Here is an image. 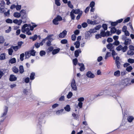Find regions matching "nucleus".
<instances>
[{"label": "nucleus", "instance_id": "obj_51", "mask_svg": "<svg viewBox=\"0 0 134 134\" xmlns=\"http://www.w3.org/2000/svg\"><path fill=\"white\" fill-rule=\"evenodd\" d=\"M128 62L132 64L134 63V59L131 58H129L128 60Z\"/></svg>", "mask_w": 134, "mask_h": 134}, {"label": "nucleus", "instance_id": "obj_37", "mask_svg": "<svg viewBox=\"0 0 134 134\" xmlns=\"http://www.w3.org/2000/svg\"><path fill=\"white\" fill-rule=\"evenodd\" d=\"M59 1V0H55V3L58 6H59L60 5L61 3Z\"/></svg>", "mask_w": 134, "mask_h": 134}, {"label": "nucleus", "instance_id": "obj_33", "mask_svg": "<svg viewBox=\"0 0 134 134\" xmlns=\"http://www.w3.org/2000/svg\"><path fill=\"white\" fill-rule=\"evenodd\" d=\"M74 13L72 11L70 12V16L71 19L74 20L75 18V16L74 14Z\"/></svg>", "mask_w": 134, "mask_h": 134}, {"label": "nucleus", "instance_id": "obj_35", "mask_svg": "<svg viewBox=\"0 0 134 134\" xmlns=\"http://www.w3.org/2000/svg\"><path fill=\"white\" fill-rule=\"evenodd\" d=\"M67 4L68 7L70 8L71 9H72L73 8V6L71 4V2L70 1H69L68 2Z\"/></svg>", "mask_w": 134, "mask_h": 134}, {"label": "nucleus", "instance_id": "obj_27", "mask_svg": "<svg viewBox=\"0 0 134 134\" xmlns=\"http://www.w3.org/2000/svg\"><path fill=\"white\" fill-rule=\"evenodd\" d=\"M127 54L128 55H134V51L130 50L128 51Z\"/></svg>", "mask_w": 134, "mask_h": 134}, {"label": "nucleus", "instance_id": "obj_62", "mask_svg": "<svg viewBox=\"0 0 134 134\" xmlns=\"http://www.w3.org/2000/svg\"><path fill=\"white\" fill-rule=\"evenodd\" d=\"M113 39L111 37H109L108 38L107 41L108 42H111L113 41Z\"/></svg>", "mask_w": 134, "mask_h": 134}, {"label": "nucleus", "instance_id": "obj_56", "mask_svg": "<svg viewBox=\"0 0 134 134\" xmlns=\"http://www.w3.org/2000/svg\"><path fill=\"white\" fill-rule=\"evenodd\" d=\"M65 97L64 96H62L59 98V100L60 101H63L64 100Z\"/></svg>", "mask_w": 134, "mask_h": 134}, {"label": "nucleus", "instance_id": "obj_42", "mask_svg": "<svg viewBox=\"0 0 134 134\" xmlns=\"http://www.w3.org/2000/svg\"><path fill=\"white\" fill-rule=\"evenodd\" d=\"M132 69V67L131 66H130L127 67L126 70L128 72H130Z\"/></svg>", "mask_w": 134, "mask_h": 134}, {"label": "nucleus", "instance_id": "obj_49", "mask_svg": "<svg viewBox=\"0 0 134 134\" xmlns=\"http://www.w3.org/2000/svg\"><path fill=\"white\" fill-rule=\"evenodd\" d=\"M24 54L23 53L20 55V59L21 61H23L24 60Z\"/></svg>", "mask_w": 134, "mask_h": 134}, {"label": "nucleus", "instance_id": "obj_61", "mask_svg": "<svg viewBox=\"0 0 134 134\" xmlns=\"http://www.w3.org/2000/svg\"><path fill=\"white\" fill-rule=\"evenodd\" d=\"M82 26L83 28H85L87 26V23L84 22L82 24Z\"/></svg>", "mask_w": 134, "mask_h": 134}, {"label": "nucleus", "instance_id": "obj_13", "mask_svg": "<svg viewBox=\"0 0 134 134\" xmlns=\"http://www.w3.org/2000/svg\"><path fill=\"white\" fill-rule=\"evenodd\" d=\"M72 11L76 14H79L80 13H82V11H81L79 9H73Z\"/></svg>", "mask_w": 134, "mask_h": 134}, {"label": "nucleus", "instance_id": "obj_12", "mask_svg": "<svg viewBox=\"0 0 134 134\" xmlns=\"http://www.w3.org/2000/svg\"><path fill=\"white\" fill-rule=\"evenodd\" d=\"M8 108L7 106L4 107L3 113L2 114L1 117H3L6 115L8 111Z\"/></svg>", "mask_w": 134, "mask_h": 134}, {"label": "nucleus", "instance_id": "obj_57", "mask_svg": "<svg viewBox=\"0 0 134 134\" xmlns=\"http://www.w3.org/2000/svg\"><path fill=\"white\" fill-rule=\"evenodd\" d=\"M77 61V58H75V59H74L73 60V62L74 64L75 65H76Z\"/></svg>", "mask_w": 134, "mask_h": 134}, {"label": "nucleus", "instance_id": "obj_31", "mask_svg": "<svg viewBox=\"0 0 134 134\" xmlns=\"http://www.w3.org/2000/svg\"><path fill=\"white\" fill-rule=\"evenodd\" d=\"M35 73L32 72L31 73L30 76V79L31 80H33L35 79Z\"/></svg>", "mask_w": 134, "mask_h": 134}, {"label": "nucleus", "instance_id": "obj_14", "mask_svg": "<svg viewBox=\"0 0 134 134\" xmlns=\"http://www.w3.org/2000/svg\"><path fill=\"white\" fill-rule=\"evenodd\" d=\"M17 79V78L13 75H11L10 76L9 80L10 81H15Z\"/></svg>", "mask_w": 134, "mask_h": 134}, {"label": "nucleus", "instance_id": "obj_6", "mask_svg": "<svg viewBox=\"0 0 134 134\" xmlns=\"http://www.w3.org/2000/svg\"><path fill=\"white\" fill-rule=\"evenodd\" d=\"M71 85L72 88L74 91L77 90V87H76V83L75 80L73 79L71 83Z\"/></svg>", "mask_w": 134, "mask_h": 134}, {"label": "nucleus", "instance_id": "obj_3", "mask_svg": "<svg viewBox=\"0 0 134 134\" xmlns=\"http://www.w3.org/2000/svg\"><path fill=\"white\" fill-rule=\"evenodd\" d=\"M25 10H21L20 12V13L18 12H15L14 13V17L18 18L20 17L21 15H24V16L22 18H25L26 16V14L25 13Z\"/></svg>", "mask_w": 134, "mask_h": 134}, {"label": "nucleus", "instance_id": "obj_52", "mask_svg": "<svg viewBox=\"0 0 134 134\" xmlns=\"http://www.w3.org/2000/svg\"><path fill=\"white\" fill-rule=\"evenodd\" d=\"M6 22L8 23H13L12 20L8 19L6 20Z\"/></svg>", "mask_w": 134, "mask_h": 134}, {"label": "nucleus", "instance_id": "obj_50", "mask_svg": "<svg viewBox=\"0 0 134 134\" xmlns=\"http://www.w3.org/2000/svg\"><path fill=\"white\" fill-rule=\"evenodd\" d=\"M13 50L12 48H10L8 49V53L10 55H11L13 52Z\"/></svg>", "mask_w": 134, "mask_h": 134}, {"label": "nucleus", "instance_id": "obj_36", "mask_svg": "<svg viewBox=\"0 0 134 134\" xmlns=\"http://www.w3.org/2000/svg\"><path fill=\"white\" fill-rule=\"evenodd\" d=\"M73 95L72 93L71 92H69L67 95V97L68 99H70L71 98Z\"/></svg>", "mask_w": 134, "mask_h": 134}, {"label": "nucleus", "instance_id": "obj_26", "mask_svg": "<svg viewBox=\"0 0 134 134\" xmlns=\"http://www.w3.org/2000/svg\"><path fill=\"white\" fill-rule=\"evenodd\" d=\"M26 58H28L31 55L30 51L26 52L25 53Z\"/></svg>", "mask_w": 134, "mask_h": 134}, {"label": "nucleus", "instance_id": "obj_21", "mask_svg": "<svg viewBox=\"0 0 134 134\" xmlns=\"http://www.w3.org/2000/svg\"><path fill=\"white\" fill-rule=\"evenodd\" d=\"M113 44L109 43L107 45V48L108 49H110V51H111L113 49Z\"/></svg>", "mask_w": 134, "mask_h": 134}, {"label": "nucleus", "instance_id": "obj_59", "mask_svg": "<svg viewBox=\"0 0 134 134\" xmlns=\"http://www.w3.org/2000/svg\"><path fill=\"white\" fill-rule=\"evenodd\" d=\"M84 99L83 97H80L78 98V101H79V102H82L84 101Z\"/></svg>", "mask_w": 134, "mask_h": 134}, {"label": "nucleus", "instance_id": "obj_1", "mask_svg": "<svg viewBox=\"0 0 134 134\" xmlns=\"http://www.w3.org/2000/svg\"><path fill=\"white\" fill-rule=\"evenodd\" d=\"M30 24H25L22 27L21 31L23 32L26 34L28 35H31V33L30 32Z\"/></svg>", "mask_w": 134, "mask_h": 134}, {"label": "nucleus", "instance_id": "obj_22", "mask_svg": "<svg viewBox=\"0 0 134 134\" xmlns=\"http://www.w3.org/2000/svg\"><path fill=\"white\" fill-rule=\"evenodd\" d=\"M74 45L75 46V47L78 48L80 47V42L78 41H76L74 43Z\"/></svg>", "mask_w": 134, "mask_h": 134}, {"label": "nucleus", "instance_id": "obj_29", "mask_svg": "<svg viewBox=\"0 0 134 134\" xmlns=\"http://www.w3.org/2000/svg\"><path fill=\"white\" fill-rule=\"evenodd\" d=\"M0 12L1 13L4 12L5 10L4 6L2 5L1 4H0Z\"/></svg>", "mask_w": 134, "mask_h": 134}, {"label": "nucleus", "instance_id": "obj_54", "mask_svg": "<svg viewBox=\"0 0 134 134\" xmlns=\"http://www.w3.org/2000/svg\"><path fill=\"white\" fill-rule=\"evenodd\" d=\"M40 55L41 56H42L46 54V52L44 51H41L40 53Z\"/></svg>", "mask_w": 134, "mask_h": 134}, {"label": "nucleus", "instance_id": "obj_28", "mask_svg": "<svg viewBox=\"0 0 134 134\" xmlns=\"http://www.w3.org/2000/svg\"><path fill=\"white\" fill-rule=\"evenodd\" d=\"M12 70L15 73H17L19 72L18 69L15 66H14L12 68Z\"/></svg>", "mask_w": 134, "mask_h": 134}, {"label": "nucleus", "instance_id": "obj_9", "mask_svg": "<svg viewBox=\"0 0 134 134\" xmlns=\"http://www.w3.org/2000/svg\"><path fill=\"white\" fill-rule=\"evenodd\" d=\"M54 35L53 34L49 35L46 38H44V39L46 41L48 40L52 41L54 40V39L52 37Z\"/></svg>", "mask_w": 134, "mask_h": 134}, {"label": "nucleus", "instance_id": "obj_4", "mask_svg": "<svg viewBox=\"0 0 134 134\" xmlns=\"http://www.w3.org/2000/svg\"><path fill=\"white\" fill-rule=\"evenodd\" d=\"M62 18L59 15H58L53 20V24L55 25H57L59 24V21L62 20Z\"/></svg>", "mask_w": 134, "mask_h": 134}, {"label": "nucleus", "instance_id": "obj_63", "mask_svg": "<svg viewBox=\"0 0 134 134\" xmlns=\"http://www.w3.org/2000/svg\"><path fill=\"white\" fill-rule=\"evenodd\" d=\"M21 6L20 5H17L15 7V8L17 10H20L21 8Z\"/></svg>", "mask_w": 134, "mask_h": 134}, {"label": "nucleus", "instance_id": "obj_34", "mask_svg": "<svg viewBox=\"0 0 134 134\" xmlns=\"http://www.w3.org/2000/svg\"><path fill=\"white\" fill-rule=\"evenodd\" d=\"M19 69L20 73L21 74L23 73L24 71V68L23 66L21 65L20 66Z\"/></svg>", "mask_w": 134, "mask_h": 134}, {"label": "nucleus", "instance_id": "obj_30", "mask_svg": "<svg viewBox=\"0 0 134 134\" xmlns=\"http://www.w3.org/2000/svg\"><path fill=\"white\" fill-rule=\"evenodd\" d=\"M63 111L64 109H62L60 110L57 111L56 112V114L57 115H59L62 114Z\"/></svg>", "mask_w": 134, "mask_h": 134}, {"label": "nucleus", "instance_id": "obj_24", "mask_svg": "<svg viewBox=\"0 0 134 134\" xmlns=\"http://www.w3.org/2000/svg\"><path fill=\"white\" fill-rule=\"evenodd\" d=\"M60 50L59 48L54 49L53 50L52 53L54 55L58 53Z\"/></svg>", "mask_w": 134, "mask_h": 134}, {"label": "nucleus", "instance_id": "obj_20", "mask_svg": "<svg viewBox=\"0 0 134 134\" xmlns=\"http://www.w3.org/2000/svg\"><path fill=\"white\" fill-rule=\"evenodd\" d=\"M134 119L133 117L132 116H129L127 118L128 121L130 122H131Z\"/></svg>", "mask_w": 134, "mask_h": 134}, {"label": "nucleus", "instance_id": "obj_45", "mask_svg": "<svg viewBox=\"0 0 134 134\" xmlns=\"http://www.w3.org/2000/svg\"><path fill=\"white\" fill-rule=\"evenodd\" d=\"M68 41L65 39H63L61 41V43L63 44H66L67 43Z\"/></svg>", "mask_w": 134, "mask_h": 134}, {"label": "nucleus", "instance_id": "obj_44", "mask_svg": "<svg viewBox=\"0 0 134 134\" xmlns=\"http://www.w3.org/2000/svg\"><path fill=\"white\" fill-rule=\"evenodd\" d=\"M31 55L33 56H34L35 55L36 52L34 50L30 51Z\"/></svg>", "mask_w": 134, "mask_h": 134}, {"label": "nucleus", "instance_id": "obj_43", "mask_svg": "<svg viewBox=\"0 0 134 134\" xmlns=\"http://www.w3.org/2000/svg\"><path fill=\"white\" fill-rule=\"evenodd\" d=\"M16 62V59L15 58H13L9 60V62L12 64H13L15 63Z\"/></svg>", "mask_w": 134, "mask_h": 134}, {"label": "nucleus", "instance_id": "obj_2", "mask_svg": "<svg viewBox=\"0 0 134 134\" xmlns=\"http://www.w3.org/2000/svg\"><path fill=\"white\" fill-rule=\"evenodd\" d=\"M116 31V29L115 27H113L111 29V32L107 31L105 32L104 31H102L101 32V34L103 36H111L112 34L115 33Z\"/></svg>", "mask_w": 134, "mask_h": 134}, {"label": "nucleus", "instance_id": "obj_64", "mask_svg": "<svg viewBox=\"0 0 134 134\" xmlns=\"http://www.w3.org/2000/svg\"><path fill=\"white\" fill-rule=\"evenodd\" d=\"M129 48L130 50L134 51V46L131 45L129 46Z\"/></svg>", "mask_w": 134, "mask_h": 134}, {"label": "nucleus", "instance_id": "obj_5", "mask_svg": "<svg viewBox=\"0 0 134 134\" xmlns=\"http://www.w3.org/2000/svg\"><path fill=\"white\" fill-rule=\"evenodd\" d=\"M128 47L127 46H125L124 47L120 45L118 46L116 48V49L118 51L121 50L123 52H125L127 50Z\"/></svg>", "mask_w": 134, "mask_h": 134}, {"label": "nucleus", "instance_id": "obj_18", "mask_svg": "<svg viewBox=\"0 0 134 134\" xmlns=\"http://www.w3.org/2000/svg\"><path fill=\"white\" fill-rule=\"evenodd\" d=\"M114 75L115 77H118L120 75V72L119 70H117L114 73Z\"/></svg>", "mask_w": 134, "mask_h": 134}, {"label": "nucleus", "instance_id": "obj_16", "mask_svg": "<svg viewBox=\"0 0 134 134\" xmlns=\"http://www.w3.org/2000/svg\"><path fill=\"white\" fill-rule=\"evenodd\" d=\"M78 65L80 66V70L81 71H83L85 69V68L84 65L82 63H79L78 64Z\"/></svg>", "mask_w": 134, "mask_h": 134}, {"label": "nucleus", "instance_id": "obj_10", "mask_svg": "<svg viewBox=\"0 0 134 134\" xmlns=\"http://www.w3.org/2000/svg\"><path fill=\"white\" fill-rule=\"evenodd\" d=\"M87 23L88 24L92 25H94L98 23L97 22V21L96 20L92 21V20H90V19L87 20Z\"/></svg>", "mask_w": 134, "mask_h": 134}, {"label": "nucleus", "instance_id": "obj_38", "mask_svg": "<svg viewBox=\"0 0 134 134\" xmlns=\"http://www.w3.org/2000/svg\"><path fill=\"white\" fill-rule=\"evenodd\" d=\"M88 31L90 33V34H91L92 33H94L96 32L97 31L96 30L94 29H90Z\"/></svg>", "mask_w": 134, "mask_h": 134}, {"label": "nucleus", "instance_id": "obj_15", "mask_svg": "<svg viewBox=\"0 0 134 134\" xmlns=\"http://www.w3.org/2000/svg\"><path fill=\"white\" fill-rule=\"evenodd\" d=\"M13 22L14 23L18 24V25H20L22 23V21L21 20H18L17 19H15L13 20Z\"/></svg>", "mask_w": 134, "mask_h": 134}, {"label": "nucleus", "instance_id": "obj_53", "mask_svg": "<svg viewBox=\"0 0 134 134\" xmlns=\"http://www.w3.org/2000/svg\"><path fill=\"white\" fill-rule=\"evenodd\" d=\"M115 63L116 66L119 69L120 67V63L119 61H116L115 62Z\"/></svg>", "mask_w": 134, "mask_h": 134}, {"label": "nucleus", "instance_id": "obj_58", "mask_svg": "<svg viewBox=\"0 0 134 134\" xmlns=\"http://www.w3.org/2000/svg\"><path fill=\"white\" fill-rule=\"evenodd\" d=\"M102 36L103 37L102 35H101V34H100V35L99 34H97L96 35V39H98L99 38H101Z\"/></svg>", "mask_w": 134, "mask_h": 134}, {"label": "nucleus", "instance_id": "obj_55", "mask_svg": "<svg viewBox=\"0 0 134 134\" xmlns=\"http://www.w3.org/2000/svg\"><path fill=\"white\" fill-rule=\"evenodd\" d=\"M101 27V26L100 25H98L94 27V29L96 30H98Z\"/></svg>", "mask_w": 134, "mask_h": 134}, {"label": "nucleus", "instance_id": "obj_32", "mask_svg": "<svg viewBox=\"0 0 134 134\" xmlns=\"http://www.w3.org/2000/svg\"><path fill=\"white\" fill-rule=\"evenodd\" d=\"M5 53H2L0 55V59L1 60H3L5 59Z\"/></svg>", "mask_w": 134, "mask_h": 134}, {"label": "nucleus", "instance_id": "obj_25", "mask_svg": "<svg viewBox=\"0 0 134 134\" xmlns=\"http://www.w3.org/2000/svg\"><path fill=\"white\" fill-rule=\"evenodd\" d=\"M64 109L65 111L69 112L70 111L71 108L70 105H67L64 107Z\"/></svg>", "mask_w": 134, "mask_h": 134}, {"label": "nucleus", "instance_id": "obj_39", "mask_svg": "<svg viewBox=\"0 0 134 134\" xmlns=\"http://www.w3.org/2000/svg\"><path fill=\"white\" fill-rule=\"evenodd\" d=\"M4 41V38L3 37L1 36H0V43H3Z\"/></svg>", "mask_w": 134, "mask_h": 134}, {"label": "nucleus", "instance_id": "obj_23", "mask_svg": "<svg viewBox=\"0 0 134 134\" xmlns=\"http://www.w3.org/2000/svg\"><path fill=\"white\" fill-rule=\"evenodd\" d=\"M128 80L127 79H125L122 81V83L124 85H128Z\"/></svg>", "mask_w": 134, "mask_h": 134}, {"label": "nucleus", "instance_id": "obj_48", "mask_svg": "<svg viewBox=\"0 0 134 134\" xmlns=\"http://www.w3.org/2000/svg\"><path fill=\"white\" fill-rule=\"evenodd\" d=\"M29 89H25L24 90V93L25 94H27L29 92Z\"/></svg>", "mask_w": 134, "mask_h": 134}, {"label": "nucleus", "instance_id": "obj_47", "mask_svg": "<svg viewBox=\"0 0 134 134\" xmlns=\"http://www.w3.org/2000/svg\"><path fill=\"white\" fill-rule=\"evenodd\" d=\"M95 5V2L93 1H92L90 3V6L91 8L93 7Z\"/></svg>", "mask_w": 134, "mask_h": 134}, {"label": "nucleus", "instance_id": "obj_19", "mask_svg": "<svg viewBox=\"0 0 134 134\" xmlns=\"http://www.w3.org/2000/svg\"><path fill=\"white\" fill-rule=\"evenodd\" d=\"M91 36V34L88 31L85 34V39H90Z\"/></svg>", "mask_w": 134, "mask_h": 134}, {"label": "nucleus", "instance_id": "obj_46", "mask_svg": "<svg viewBox=\"0 0 134 134\" xmlns=\"http://www.w3.org/2000/svg\"><path fill=\"white\" fill-rule=\"evenodd\" d=\"M83 103L82 102H79L78 105L76 106H77L79 107V109L81 108H82Z\"/></svg>", "mask_w": 134, "mask_h": 134}, {"label": "nucleus", "instance_id": "obj_7", "mask_svg": "<svg viewBox=\"0 0 134 134\" xmlns=\"http://www.w3.org/2000/svg\"><path fill=\"white\" fill-rule=\"evenodd\" d=\"M86 76L87 77L90 78H93L95 77L94 75L91 71H88L87 73Z\"/></svg>", "mask_w": 134, "mask_h": 134}, {"label": "nucleus", "instance_id": "obj_17", "mask_svg": "<svg viewBox=\"0 0 134 134\" xmlns=\"http://www.w3.org/2000/svg\"><path fill=\"white\" fill-rule=\"evenodd\" d=\"M81 51L80 49L75 51V56L77 57L79 55V53H81Z\"/></svg>", "mask_w": 134, "mask_h": 134}, {"label": "nucleus", "instance_id": "obj_60", "mask_svg": "<svg viewBox=\"0 0 134 134\" xmlns=\"http://www.w3.org/2000/svg\"><path fill=\"white\" fill-rule=\"evenodd\" d=\"M76 36L75 35H72L71 36V39L72 40V41H75L76 40Z\"/></svg>", "mask_w": 134, "mask_h": 134}, {"label": "nucleus", "instance_id": "obj_11", "mask_svg": "<svg viewBox=\"0 0 134 134\" xmlns=\"http://www.w3.org/2000/svg\"><path fill=\"white\" fill-rule=\"evenodd\" d=\"M124 44L125 45H128L130 44L131 42V39L130 38H127L125 40Z\"/></svg>", "mask_w": 134, "mask_h": 134}, {"label": "nucleus", "instance_id": "obj_40", "mask_svg": "<svg viewBox=\"0 0 134 134\" xmlns=\"http://www.w3.org/2000/svg\"><path fill=\"white\" fill-rule=\"evenodd\" d=\"M37 35H35L33 36L30 37V38L32 39L33 41H34L37 38Z\"/></svg>", "mask_w": 134, "mask_h": 134}, {"label": "nucleus", "instance_id": "obj_8", "mask_svg": "<svg viewBox=\"0 0 134 134\" xmlns=\"http://www.w3.org/2000/svg\"><path fill=\"white\" fill-rule=\"evenodd\" d=\"M67 32L65 30L63 31L62 32L60 33L59 35L60 38H62L64 37L67 34Z\"/></svg>", "mask_w": 134, "mask_h": 134}, {"label": "nucleus", "instance_id": "obj_41", "mask_svg": "<svg viewBox=\"0 0 134 134\" xmlns=\"http://www.w3.org/2000/svg\"><path fill=\"white\" fill-rule=\"evenodd\" d=\"M102 27L104 30H107V25L105 24H103L102 25Z\"/></svg>", "mask_w": 134, "mask_h": 134}]
</instances>
